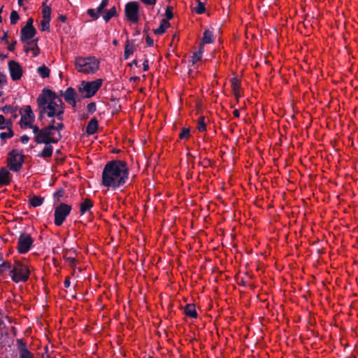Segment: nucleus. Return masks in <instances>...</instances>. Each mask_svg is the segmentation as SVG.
Returning <instances> with one entry per match:
<instances>
[{"instance_id": "f257e3e1", "label": "nucleus", "mask_w": 358, "mask_h": 358, "mask_svg": "<svg viewBox=\"0 0 358 358\" xmlns=\"http://www.w3.org/2000/svg\"><path fill=\"white\" fill-rule=\"evenodd\" d=\"M38 119L42 120L45 115L55 119L56 122H62L64 103L52 90L44 89L37 98Z\"/></svg>"}, {"instance_id": "f03ea898", "label": "nucleus", "mask_w": 358, "mask_h": 358, "mask_svg": "<svg viewBox=\"0 0 358 358\" xmlns=\"http://www.w3.org/2000/svg\"><path fill=\"white\" fill-rule=\"evenodd\" d=\"M128 176L127 163L122 160H113L108 162L103 169L101 184L108 188L116 189L126 183Z\"/></svg>"}, {"instance_id": "7ed1b4c3", "label": "nucleus", "mask_w": 358, "mask_h": 358, "mask_svg": "<svg viewBox=\"0 0 358 358\" xmlns=\"http://www.w3.org/2000/svg\"><path fill=\"white\" fill-rule=\"evenodd\" d=\"M64 127L62 122H56L55 119H52L47 126L41 129L34 126L33 127V133L35 134L34 141L38 144L56 143L62 137L60 131Z\"/></svg>"}, {"instance_id": "20e7f679", "label": "nucleus", "mask_w": 358, "mask_h": 358, "mask_svg": "<svg viewBox=\"0 0 358 358\" xmlns=\"http://www.w3.org/2000/svg\"><path fill=\"white\" fill-rule=\"evenodd\" d=\"M74 64L76 69L85 74L94 73L99 67V61L94 57H78Z\"/></svg>"}, {"instance_id": "39448f33", "label": "nucleus", "mask_w": 358, "mask_h": 358, "mask_svg": "<svg viewBox=\"0 0 358 358\" xmlns=\"http://www.w3.org/2000/svg\"><path fill=\"white\" fill-rule=\"evenodd\" d=\"M30 271L25 264L20 262H15L11 270L10 275L15 282H26L29 279Z\"/></svg>"}, {"instance_id": "423d86ee", "label": "nucleus", "mask_w": 358, "mask_h": 358, "mask_svg": "<svg viewBox=\"0 0 358 358\" xmlns=\"http://www.w3.org/2000/svg\"><path fill=\"white\" fill-rule=\"evenodd\" d=\"M103 83L102 79L87 82L83 81L78 87V92L84 98H90L93 96Z\"/></svg>"}, {"instance_id": "0eeeda50", "label": "nucleus", "mask_w": 358, "mask_h": 358, "mask_svg": "<svg viewBox=\"0 0 358 358\" xmlns=\"http://www.w3.org/2000/svg\"><path fill=\"white\" fill-rule=\"evenodd\" d=\"M8 168L15 172L19 171L24 162V155L16 150L8 154L7 159Z\"/></svg>"}, {"instance_id": "6e6552de", "label": "nucleus", "mask_w": 358, "mask_h": 358, "mask_svg": "<svg viewBox=\"0 0 358 358\" xmlns=\"http://www.w3.org/2000/svg\"><path fill=\"white\" fill-rule=\"evenodd\" d=\"M71 206L66 203H60L55 210V224L57 226L62 224L66 217L69 215Z\"/></svg>"}, {"instance_id": "1a4fd4ad", "label": "nucleus", "mask_w": 358, "mask_h": 358, "mask_svg": "<svg viewBox=\"0 0 358 358\" xmlns=\"http://www.w3.org/2000/svg\"><path fill=\"white\" fill-rule=\"evenodd\" d=\"M20 126L22 128H31L33 129L35 125L33 122L35 120V115L30 106H25L21 113Z\"/></svg>"}, {"instance_id": "9d476101", "label": "nucleus", "mask_w": 358, "mask_h": 358, "mask_svg": "<svg viewBox=\"0 0 358 358\" xmlns=\"http://www.w3.org/2000/svg\"><path fill=\"white\" fill-rule=\"evenodd\" d=\"M34 239L30 234H21L17 241V250L20 254L27 253L31 248Z\"/></svg>"}, {"instance_id": "9b49d317", "label": "nucleus", "mask_w": 358, "mask_h": 358, "mask_svg": "<svg viewBox=\"0 0 358 358\" xmlns=\"http://www.w3.org/2000/svg\"><path fill=\"white\" fill-rule=\"evenodd\" d=\"M139 3L136 1H131L125 6V15L128 20L136 23L139 20Z\"/></svg>"}, {"instance_id": "f8f14e48", "label": "nucleus", "mask_w": 358, "mask_h": 358, "mask_svg": "<svg viewBox=\"0 0 358 358\" xmlns=\"http://www.w3.org/2000/svg\"><path fill=\"white\" fill-rule=\"evenodd\" d=\"M8 69L11 78L13 80H18L22 76V69L19 63L14 60H10L8 62Z\"/></svg>"}, {"instance_id": "ddd939ff", "label": "nucleus", "mask_w": 358, "mask_h": 358, "mask_svg": "<svg viewBox=\"0 0 358 358\" xmlns=\"http://www.w3.org/2000/svg\"><path fill=\"white\" fill-rule=\"evenodd\" d=\"M10 173L5 168L0 169V187L8 185L10 183Z\"/></svg>"}, {"instance_id": "4468645a", "label": "nucleus", "mask_w": 358, "mask_h": 358, "mask_svg": "<svg viewBox=\"0 0 358 358\" xmlns=\"http://www.w3.org/2000/svg\"><path fill=\"white\" fill-rule=\"evenodd\" d=\"M76 94V91L72 87L67 88L66 90L65 91L64 94V99L68 103L71 104L72 106H73V107H75L76 104V100H75Z\"/></svg>"}, {"instance_id": "2eb2a0df", "label": "nucleus", "mask_w": 358, "mask_h": 358, "mask_svg": "<svg viewBox=\"0 0 358 358\" xmlns=\"http://www.w3.org/2000/svg\"><path fill=\"white\" fill-rule=\"evenodd\" d=\"M36 34V29L34 28L23 27L21 30L20 39L22 41L32 38Z\"/></svg>"}, {"instance_id": "dca6fc26", "label": "nucleus", "mask_w": 358, "mask_h": 358, "mask_svg": "<svg viewBox=\"0 0 358 358\" xmlns=\"http://www.w3.org/2000/svg\"><path fill=\"white\" fill-rule=\"evenodd\" d=\"M11 127H12L11 120H8V122L6 123V125L0 127V129H3L6 128L8 129L7 131L1 132L0 134V138L1 140H6V138H10L13 136L14 134H13V130L11 129Z\"/></svg>"}, {"instance_id": "f3484780", "label": "nucleus", "mask_w": 358, "mask_h": 358, "mask_svg": "<svg viewBox=\"0 0 358 358\" xmlns=\"http://www.w3.org/2000/svg\"><path fill=\"white\" fill-rule=\"evenodd\" d=\"M98 127V121L96 118H92L87 124V128H86V132L89 135L94 134Z\"/></svg>"}, {"instance_id": "a211bd4d", "label": "nucleus", "mask_w": 358, "mask_h": 358, "mask_svg": "<svg viewBox=\"0 0 358 358\" xmlns=\"http://www.w3.org/2000/svg\"><path fill=\"white\" fill-rule=\"evenodd\" d=\"M170 27V23L166 19H162L160 22L159 27L154 30L155 34H162L165 32L166 29Z\"/></svg>"}, {"instance_id": "6ab92c4d", "label": "nucleus", "mask_w": 358, "mask_h": 358, "mask_svg": "<svg viewBox=\"0 0 358 358\" xmlns=\"http://www.w3.org/2000/svg\"><path fill=\"white\" fill-rule=\"evenodd\" d=\"M184 313L187 316L192 318H196L197 317V313L194 304H187L184 308Z\"/></svg>"}, {"instance_id": "aec40b11", "label": "nucleus", "mask_w": 358, "mask_h": 358, "mask_svg": "<svg viewBox=\"0 0 358 358\" xmlns=\"http://www.w3.org/2000/svg\"><path fill=\"white\" fill-rule=\"evenodd\" d=\"M53 148L50 144H45V146L43 149L42 152L38 154V157L43 158L50 157L52 155Z\"/></svg>"}, {"instance_id": "412c9836", "label": "nucleus", "mask_w": 358, "mask_h": 358, "mask_svg": "<svg viewBox=\"0 0 358 358\" xmlns=\"http://www.w3.org/2000/svg\"><path fill=\"white\" fill-rule=\"evenodd\" d=\"M92 207V201L89 199H85V201L80 203V212L81 214H84L85 212L90 210Z\"/></svg>"}, {"instance_id": "4be33fe9", "label": "nucleus", "mask_w": 358, "mask_h": 358, "mask_svg": "<svg viewBox=\"0 0 358 358\" xmlns=\"http://www.w3.org/2000/svg\"><path fill=\"white\" fill-rule=\"evenodd\" d=\"M44 199L41 196H33L29 198V202L33 207H38L42 205Z\"/></svg>"}, {"instance_id": "5701e85b", "label": "nucleus", "mask_w": 358, "mask_h": 358, "mask_svg": "<svg viewBox=\"0 0 358 358\" xmlns=\"http://www.w3.org/2000/svg\"><path fill=\"white\" fill-rule=\"evenodd\" d=\"M214 41V36L213 31L210 30H206L203 33L202 41L203 43H211Z\"/></svg>"}, {"instance_id": "b1692460", "label": "nucleus", "mask_w": 358, "mask_h": 358, "mask_svg": "<svg viewBox=\"0 0 358 358\" xmlns=\"http://www.w3.org/2000/svg\"><path fill=\"white\" fill-rule=\"evenodd\" d=\"M37 72L41 78H48L50 76V69L45 65H42L37 69Z\"/></svg>"}, {"instance_id": "393cba45", "label": "nucleus", "mask_w": 358, "mask_h": 358, "mask_svg": "<svg viewBox=\"0 0 358 358\" xmlns=\"http://www.w3.org/2000/svg\"><path fill=\"white\" fill-rule=\"evenodd\" d=\"M205 117L200 116L197 121V129L199 131L203 132L206 130V123Z\"/></svg>"}, {"instance_id": "a878e982", "label": "nucleus", "mask_w": 358, "mask_h": 358, "mask_svg": "<svg viewBox=\"0 0 358 358\" xmlns=\"http://www.w3.org/2000/svg\"><path fill=\"white\" fill-rule=\"evenodd\" d=\"M116 14V8L113 6L103 15V18L106 22H108L113 17L115 16Z\"/></svg>"}, {"instance_id": "bb28decb", "label": "nucleus", "mask_w": 358, "mask_h": 358, "mask_svg": "<svg viewBox=\"0 0 358 358\" xmlns=\"http://www.w3.org/2000/svg\"><path fill=\"white\" fill-rule=\"evenodd\" d=\"M134 46L133 44L127 42L124 48V58L128 59L129 57L134 52Z\"/></svg>"}, {"instance_id": "cd10ccee", "label": "nucleus", "mask_w": 358, "mask_h": 358, "mask_svg": "<svg viewBox=\"0 0 358 358\" xmlns=\"http://www.w3.org/2000/svg\"><path fill=\"white\" fill-rule=\"evenodd\" d=\"M28 45H30V48H27L26 49V51H28L29 50H31L33 51V54H34V56L36 57L38 55L39 53V49H38V47L36 44V41H31V42H29L28 43Z\"/></svg>"}, {"instance_id": "c85d7f7f", "label": "nucleus", "mask_w": 358, "mask_h": 358, "mask_svg": "<svg viewBox=\"0 0 358 358\" xmlns=\"http://www.w3.org/2000/svg\"><path fill=\"white\" fill-rule=\"evenodd\" d=\"M11 264L8 262H3L1 264H0V275L6 271L11 270Z\"/></svg>"}, {"instance_id": "c756f323", "label": "nucleus", "mask_w": 358, "mask_h": 358, "mask_svg": "<svg viewBox=\"0 0 358 358\" xmlns=\"http://www.w3.org/2000/svg\"><path fill=\"white\" fill-rule=\"evenodd\" d=\"M51 14V8L45 6V3L43 4V18H48L50 19Z\"/></svg>"}, {"instance_id": "7c9ffc66", "label": "nucleus", "mask_w": 358, "mask_h": 358, "mask_svg": "<svg viewBox=\"0 0 358 358\" xmlns=\"http://www.w3.org/2000/svg\"><path fill=\"white\" fill-rule=\"evenodd\" d=\"M50 19L48 18H43V20L41 22V30L42 31H49V24H50Z\"/></svg>"}, {"instance_id": "2f4dec72", "label": "nucleus", "mask_w": 358, "mask_h": 358, "mask_svg": "<svg viewBox=\"0 0 358 358\" xmlns=\"http://www.w3.org/2000/svg\"><path fill=\"white\" fill-rule=\"evenodd\" d=\"M20 17L17 11L13 10L10 15V23L15 24L18 21Z\"/></svg>"}, {"instance_id": "473e14b6", "label": "nucleus", "mask_w": 358, "mask_h": 358, "mask_svg": "<svg viewBox=\"0 0 358 358\" xmlns=\"http://www.w3.org/2000/svg\"><path fill=\"white\" fill-rule=\"evenodd\" d=\"M231 87L233 91L240 90V82L237 78L231 79Z\"/></svg>"}, {"instance_id": "72a5a7b5", "label": "nucleus", "mask_w": 358, "mask_h": 358, "mask_svg": "<svg viewBox=\"0 0 358 358\" xmlns=\"http://www.w3.org/2000/svg\"><path fill=\"white\" fill-rule=\"evenodd\" d=\"M20 358H33L31 354L25 348L20 350Z\"/></svg>"}, {"instance_id": "f704fd0d", "label": "nucleus", "mask_w": 358, "mask_h": 358, "mask_svg": "<svg viewBox=\"0 0 358 358\" xmlns=\"http://www.w3.org/2000/svg\"><path fill=\"white\" fill-rule=\"evenodd\" d=\"M109 0H102L101 3L97 8V13H101L103 10L108 6Z\"/></svg>"}, {"instance_id": "c9c22d12", "label": "nucleus", "mask_w": 358, "mask_h": 358, "mask_svg": "<svg viewBox=\"0 0 358 358\" xmlns=\"http://www.w3.org/2000/svg\"><path fill=\"white\" fill-rule=\"evenodd\" d=\"M87 14L92 17L94 20H96L99 17V13H97V10H95L94 9L90 8L87 10Z\"/></svg>"}, {"instance_id": "e433bc0d", "label": "nucleus", "mask_w": 358, "mask_h": 358, "mask_svg": "<svg viewBox=\"0 0 358 358\" xmlns=\"http://www.w3.org/2000/svg\"><path fill=\"white\" fill-rule=\"evenodd\" d=\"M189 133H190L189 129L182 128V129L179 135V137L181 139L186 138L189 136Z\"/></svg>"}, {"instance_id": "4c0bfd02", "label": "nucleus", "mask_w": 358, "mask_h": 358, "mask_svg": "<svg viewBox=\"0 0 358 358\" xmlns=\"http://www.w3.org/2000/svg\"><path fill=\"white\" fill-rule=\"evenodd\" d=\"M194 10L199 14L203 13L205 11L204 5L201 2L198 1V5L196 7H195Z\"/></svg>"}, {"instance_id": "58836bf2", "label": "nucleus", "mask_w": 358, "mask_h": 358, "mask_svg": "<svg viewBox=\"0 0 358 358\" xmlns=\"http://www.w3.org/2000/svg\"><path fill=\"white\" fill-rule=\"evenodd\" d=\"M202 52L199 51V52L194 53L192 57V62L193 64L196 63L201 59Z\"/></svg>"}, {"instance_id": "ea45409f", "label": "nucleus", "mask_w": 358, "mask_h": 358, "mask_svg": "<svg viewBox=\"0 0 358 358\" xmlns=\"http://www.w3.org/2000/svg\"><path fill=\"white\" fill-rule=\"evenodd\" d=\"M166 20L169 21V20H171L173 18V8L171 7V6H168L166 9Z\"/></svg>"}, {"instance_id": "a19ab883", "label": "nucleus", "mask_w": 358, "mask_h": 358, "mask_svg": "<svg viewBox=\"0 0 358 358\" xmlns=\"http://www.w3.org/2000/svg\"><path fill=\"white\" fill-rule=\"evenodd\" d=\"M65 261L71 266H75V265H76V260L74 257H66Z\"/></svg>"}, {"instance_id": "79ce46f5", "label": "nucleus", "mask_w": 358, "mask_h": 358, "mask_svg": "<svg viewBox=\"0 0 358 358\" xmlns=\"http://www.w3.org/2000/svg\"><path fill=\"white\" fill-rule=\"evenodd\" d=\"M87 109H88V111L90 113H93L95 110H96V105L94 103L92 102V103H90L88 105H87Z\"/></svg>"}, {"instance_id": "37998d69", "label": "nucleus", "mask_w": 358, "mask_h": 358, "mask_svg": "<svg viewBox=\"0 0 358 358\" xmlns=\"http://www.w3.org/2000/svg\"><path fill=\"white\" fill-rule=\"evenodd\" d=\"M63 190H59L54 194V197L57 199V201H59L60 199L63 196Z\"/></svg>"}, {"instance_id": "c03bdc74", "label": "nucleus", "mask_w": 358, "mask_h": 358, "mask_svg": "<svg viewBox=\"0 0 358 358\" xmlns=\"http://www.w3.org/2000/svg\"><path fill=\"white\" fill-rule=\"evenodd\" d=\"M6 82H7L6 76L0 73V87L2 85H6Z\"/></svg>"}, {"instance_id": "a18cd8bd", "label": "nucleus", "mask_w": 358, "mask_h": 358, "mask_svg": "<svg viewBox=\"0 0 358 358\" xmlns=\"http://www.w3.org/2000/svg\"><path fill=\"white\" fill-rule=\"evenodd\" d=\"M2 110L5 113H12L13 108L10 106H5L3 107Z\"/></svg>"}, {"instance_id": "49530a36", "label": "nucleus", "mask_w": 358, "mask_h": 358, "mask_svg": "<svg viewBox=\"0 0 358 358\" xmlns=\"http://www.w3.org/2000/svg\"><path fill=\"white\" fill-rule=\"evenodd\" d=\"M8 120H6V119L3 117V115H0V127L1 126L6 125V123L8 122Z\"/></svg>"}, {"instance_id": "de8ad7c7", "label": "nucleus", "mask_w": 358, "mask_h": 358, "mask_svg": "<svg viewBox=\"0 0 358 358\" xmlns=\"http://www.w3.org/2000/svg\"><path fill=\"white\" fill-rule=\"evenodd\" d=\"M33 19L29 18L24 27L34 28L33 27Z\"/></svg>"}, {"instance_id": "09e8293b", "label": "nucleus", "mask_w": 358, "mask_h": 358, "mask_svg": "<svg viewBox=\"0 0 358 358\" xmlns=\"http://www.w3.org/2000/svg\"><path fill=\"white\" fill-rule=\"evenodd\" d=\"M16 43H17V41H13V43L8 46V50L10 52H13L15 50Z\"/></svg>"}, {"instance_id": "8fccbe9b", "label": "nucleus", "mask_w": 358, "mask_h": 358, "mask_svg": "<svg viewBox=\"0 0 358 358\" xmlns=\"http://www.w3.org/2000/svg\"><path fill=\"white\" fill-rule=\"evenodd\" d=\"M141 1L147 5H154L156 3V0H141Z\"/></svg>"}, {"instance_id": "3c124183", "label": "nucleus", "mask_w": 358, "mask_h": 358, "mask_svg": "<svg viewBox=\"0 0 358 358\" xmlns=\"http://www.w3.org/2000/svg\"><path fill=\"white\" fill-rule=\"evenodd\" d=\"M29 140V138L28 136L27 135H23L22 137H21V142L24 144L25 143H27L28 141Z\"/></svg>"}, {"instance_id": "603ef678", "label": "nucleus", "mask_w": 358, "mask_h": 358, "mask_svg": "<svg viewBox=\"0 0 358 358\" xmlns=\"http://www.w3.org/2000/svg\"><path fill=\"white\" fill-rule=\"evenodd\" d=\"M143 70L145 71H148V69H149V65H148V61L146 59L144 61L143 64Z\"/></svg>"}, {"instance_id": "864d4df0", "label": "nucleus", "mask_w": 358, "mask_h": 358, "mask_svg": "<svg viewBox=\"0 0 358 358\" xmlns=\"http://www.w3.org/2000/svg\"><path fill=\"white\" fill-rule=\"evenodd\" d=\"M234 96H236V99L237 101H238V99L241 96L240 90L237 91H233Z\"/></svg>"}, {"instance_id": "5fc2aeb1", "label": "nucleus", "mask_w": 358, "mask_h": 358, "mask_svg": "<svg viewBox=\"0 0 358 358\" xmlns=\"http://www.w3.org/2000/svg\"><path fill=\"white\" fill-rule=\"evenodd\" d=\"M146 42L148 44L149 46H152L153 45V40L151 39L149 36H147L146 38Z\"/></svg>"}, {"instance_id": "6e6d98bb", "label": "nucleus", "mask_w": 358, "mask_h": 358, "mask_svg": "<svg viewBox=\"0 0 358 358\" xmlns=\"http://www.w3.org/2000/svg\"><path fill=\"white\" fill-rule=\"evenodd\" d=\"M70 284H71L70 278L68 277L64 280V286H65V287H69L70 286Z\"/></svg>"}, {"instance_id": "4d7b16f0", "label": "nucleus", "mask_w": 358, "mask_h": 358, "mask_svg": "<svg viewBox=\"0 0 358 358\" xmlns=\"http://www.w3.org/2000/svg\"><path fill=\"white\" fill-rule=\"evenodd\" d=\"M1 40L2 41H4L6 43H8V34L6 32H5L3 35V36L1 37Z\"/></svg>"}, {"instance_id": "13d9d810", "label": "nucleus", "mask_w": 358, "mask_h": 358, "mask_svg": "<svg viewBox=\"0 0 358 358\" xmlns=\"http://www.w3.org/2000/svg\"><path fill=\"white\" fill-rule=\"evenodd\" d=\"M233 114L236 117H238L239 115H240V113L238 111V110L236 109L233 111Z\"/></svg>"}, {"instance_id": "bf43d9fd", "label": "nucleus", "mask_w": 358, "mask_h": 358, "mask_svg": "<svg viewBox=\"0 0 358 358\" xmlns=\"http://www.w3.org/2000/svg\"><path fill=\"white\" fill-rule=\"evenodd\" d=\"M60 20H61V21H62V22H65V20H66V17H65V16H64V15H61V16H60Z\"/></svg>"}, {"instance_id": "052dcab7", "label": "nucleus", "mask_w": 358, "mask_h": 358, "mask_svg": "<svg viewBox=\"0 0 358 358\" xmlns=\"http://www.w3.org/2000/svg\"><path fill=\"white\" fill-rule=\"evenodd\" d=\"M138 79H139V78H138V77H132V78H130V80H138Z\"/></svg>"}, {"instance_id": "680f3d73", "label": "nucleus", "mask_w": 358, "mask_h": 358, "mask_svg": "<svg viewBox=\"0 0 358 358\" xmlns=\"http://www.w3.org/2000/svg\"><path fill=\"white\" fill-rule=\"evenodd\" d=\"M23 1H24V0H18V4H19L20 6H22V3H23Z\"/></svg>"}, {"instance_id": "e2e57ef3", "label": "nucleus", "mask_w": 358, "mask_h": 358, "mask_svg": "<svg viewBox=\"0 0 358 358\" xmlns=\"http://www.w3.org/2000/svg\"><path fill=\"white\" fill-rule=\"evenodd\" d=\"M3 259V255L0 253V261H1Z\"/></svg>"}, {"instance_id": "0e129e2a", "label": "nucleus", "mask_w": 358, "mask_h": 358, "mask_svg": "<svg viewBox=\"0 0 358 358\" xmlns=\"http://www.w3.org/2000/svg\"><path fill=\"white\" fill-rule=\"evenodd\" d=\"M113 44H115V45L117 44V41L116 40L113 41Z\"/></svg>"}, {"instance_id": "69168bd1", "label": "nucleus", "mask_w": 358, "mask_h": 358, "mask_svg": "<svg viewBox=\"0 0 358 358\" xmlns=\"http://www.w3.org/2000/svg\"><path fill=\"white\" fill-rule=\"evenodd\" d=\"M148 358H153L152 357H149Z\"/></svg>"}]
</instances>
